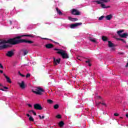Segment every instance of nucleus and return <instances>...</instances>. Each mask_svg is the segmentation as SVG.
I'll return each mask as SVG.
<instances>
[{
    "label": "nucleus",
    "instance_id": "nucleus-14",
    "mask_svg": "<svg viewBox=\"0 0 128 128\" xmlns=\"http://www.w3.org/2000/svg\"><path fill=\"white\" fill-rule=\"evenodd\" d=\"M10 46L8 44H3L2 46H0V50H4V48H10Z\"/></svg>",
    "mask_w": 128,
    "mask_h": 128
},
{
    "label": "nucleus",
    "instance_id": "nucleus-59",
    "mask_svg": "<svg viewBox=\"0 0 128 128\" xmlns=\"http://www.w3.org/2000/svg\"><path fill=\"white\" fill-rule=\"evenodd\" d=\"M78 60H80L78 58Z\"/></svg>",
    "mask_w": 128,
    "mask_h": 128
},
{
    "label": "nucleus",
    "instance_id": "nucleus-16",
    "mask_svg": "<svg viewBox=\"0 0 128 128\" xmlns=\"http://www.w3.org/2000/svg\"><path fill=\"white\" fill-rule=\"evenodd\" d=\"M100 4H101V7L102 8H110V6H106V4H104V3H100Z\"/></svg>",
    "mask_w": 128,
    "mask_h": 128
},
{
    "label": "nucleus",
    "instance_id": "nucleus-50",
    "mask_svg": "<svg viewBox=\"0 0 128 128\" xmlns=\"http://www.w3.org/2000/svg\"><path fill=\"white\" fill-rule=\"evenodd\" d=\"M126 116L128 118V114H126Z\"/></svg>",
    "mask_w": 128,
    "mask_h": 128
},
{
    "label": "nucleus",
    "instance_id": "nucleus-36",
    "mask_svg": "<svg viewBox=\"0 0 128 128\" xmlns=\"http://www.w3.org/2000/svg\"><path fill=\"white\" fill-rule=\"evenodd\" d=\"M114 116H120V114H118V113H115V114H114Z\"/></svg>",
    "mask_w": 128,
    "mask_h": 128
},
{
    "label": "nucleus",
    "instance_id": "nucleus-38",
    "mask_svg": "<svg viewBox=\"0 0 128 128\" xmlns=\"http://www.w3.org/2000/svg\"><path fill=\"white\" fill-rule=\"evenodd\" d=\"M101 104H102V106H106V103L101 102Z\"/></svg>",
    "mask_w": 128,
    "mask_h": 128
},
{
    "label": "nucleus",
    "instance_id": "nucleus-21",
    "mask_svg": "<svg viewBox=\"0 0 128 128\" xmlns=\"http://www.w3.org/2000/svg\"><path fill=\"white\" fill-rule=\"evenodd\" d=\"M108 40V38L106 36H102V40H103V42H106Z\"/></svg>",
    "mask_w": 128,
    "mask_h": 128
},
{
    "label": "nucleus",
    "instance_id": "nucleus-9",
    "mask_svg": "<svg viewBox=\"0 0 128 128\" xmlns=\"http://www.w3.org/2000/svg\"><path fill=\"white\" fill-rule=\"evenodd\" d=\"M34 110H42V105L40 104H34Z\"/></svg>",
    "mask_w": 128,
    "mask_h": 128
},
{
    "label": "nucleus",
    "instance_id": "nucleus-19",
    "mask_svg": "<svg viewBox=\"0 0 128 128\" xmlns=\"http://www.w3.org/2000/svg\"><path fill=\"white\" fill-rule=\"evenodd\" d=\"M108 46L109 48H112V46H114V44H112V42L108 41Z\"/></svg>",
    "mask_w": 128,
    "mask_h": 128
},
{
    "label": "nucleus",
    "instance_id": "nucleus-39",
    "mask_svg": "<svg viewBox=\"0 0 128 128\" xmlns=\"http://www.w3.org/2000/svg\"><path fill=\"white\" fill-rule=\"evenodd\" d=\"M0 68H4V66L0 63Z\"/></svg>",
    "mask_w": 128,
    "mask_h": 128
},
{
    "label": "nucleus",
    "instance_id": "nucleus-13",
    "mask_svg": "<svg viewBox=\"0 0 128 128\" xmlns=\"http://www.w3.org/2000/svg\"><path fill=\"white\" fill-rule=\"evenodd\" d=\"M60 62V58L56 59V58H54V66H56Z\"/></svg>",
    "mask_w": 128,
    "mask_h": 128
},
{
    "label": "nucleus",
    "instance_id": "nucleus-54",
    "mask_svg": "<svg viewBox=\"0 0 128 128\" xmlns=\"http://www.w3.org/2000/svg\"><path fill=\"white\" fill-rule=\"evenodd\" d=\"M126 48H128V45H126Z\"/></svg>",
    "mask_w": 128,
    "mask_h": 128
},
{
    "label": "nucleus",
    "instance_id": "nucleus-53",
    "mask_svg": "<svg viewBox=\"0 0 128 128\" xmlns=\"http://www.w3.org/2000/svg\"><path fill=\"white\" fill-rule=\"evenodd\" d=\"M0 86H2V84H0Z\"/></svg>",
    "mask_w": 128,
    "mask_h": 128
},
{
    "label": "nucleus",
    "instance_id": "nucleus-25",
    "mask_svg": "<svg viewBox=\"0 0 128 128\" xmlns=\"http://www.w3.org/2000/svg\"><path fill=\"white\" fill-rule=\"evenodd\" d=\"M89 40L90 42H96V40L94 38H90Z\"/></svg>",
    "mask_w": 128,
    "mask_h": 128
},
{
    "label": "nucleus",
    "instance_id": "nucleus-42",
    "mask_svg": "<svg viewBox=\"0 0 128 128\" xmlns=\"http://www.w3.org/2000/svg\"><path fill=\"white\" fill-rule=\"evenodd\" d=\"M100 104H102V102H99L98 103H96V106H100Z\"/></svg>",
    "mask_w": 128,
    "mask_h": 128
},
{
    "label": "nucleus",
    "instance_id": "nucleus-41",
    "mask_svg": "<svg viewBox=\"0 0 128 128\" xmlns=\"http://www.w3.org/2000/svg\"><path fill=\"white\" fill-rule=\"evenodd\" d=\"M3 88H4V90H8V88L6 86H4Z\"/></svg>",
    "mask_w": 128,
    "mask_h": 128
},
{
    "label": "nucleus",
    "instance_id": "nucleus-37",
    "mask_svg": "<svg viewBox=\"0 0 128 128\" xmlns=\"http://www.w3.org/2000/svg\"><path fill=\"white\" fill-rule=\"evenodd\" d=\"M85 62H86V64H90V60H86L85 61Z\"/></svg>",
    "mask_w": 128,
    "mask_h": 128
},
{
    "label": "nucleus",
    "instance_id": "nucleus-32",
    "mask_svg": "<svg viewBox=\"0 0 128 128\" xmlns=\"http://www.w3.org/2000/svg\"><path fill=\"white\" fill-rule=\"evenodd\" d=\"M38 116H39L40 120H44V116H42L39 115Z\"/></svg>",
    "mask_w": 128,
    "mask_h": 128
},
{
    "label": "nucleus",
    "instance_id": "nucleus-40",
    "mask_svg": "<svg viewBox=\"0 0 128 128\" xmlns=\"http://www.w3.org/2000/svg\"><path fill=\"white\" fill-rule=\"evenodd\" d=\"M97 98H98V100H102V96H98Z\"/></svg>",
    "mask_w": 128,
    "mask_h": 128
},
{
    "label": "nucleus",
    "instance_id": "nucleus-29",
    "mask_svg": "<svg viewBox=\"0 0 128 128\" xmlns=\"http://www.w3.org/2000/svg\"><path fill=\"white\" fill-rule=\"evenodd\" d=\"M18 74L20 76H22V78H24V76H26V75L22 74L20 71L18 72Z\"/></svg>",
    "mask_w": 128,
    "mask_h": 128
},
{
    "label": "nucleus",
    "instance_id": "nucleus-3",
    "mask_svg": "<svg viewBox=\"0 0 128 128\" xmlns=\"http://www.w3.org/2000/svg\"><path fill=\"white\" fill-rule=\"evenodd\" d=\"M32 92L34 94H39V96H42V92H44V90L40 86L36 87L34 90H32Z\"/></svg>",
    "mask_w": 128,
    "mask_h": 128
},
{
    "label": "nucleus",
    "instance_id": "nucleus-47",
    "mask_svg": "<svg viewBox=\"0 0 128 128\" xmlns=\"http://www.w3.org/2000/svg\"><path fill=\"white\" fill-rule=\"evenodd\" d=\"M0 74H2L4 72V71L2 70H0Z\"/></svg>",
    "mask_w": 128,
    "mask_h": 128
},
{
    "label": "nucleus",
    "instance_id": "nucleus-20",
    "mask_svg": "<svg viewBox=\"0 0 128 128\" xmlns=\"http://www.w3.org/2000/svg\"><path fill=\"white\" fill-rule=\"evenodd\" d=\"M56 11L59 16L62 14V11H60L58 8H56Z\"/></svg>",
    "mask_w": 128,
    "mask_h": 128
},
{
    "label": "nucleus",
    "instance_id": "nucleus-4",
    "mask_svg": "<svg viewBox=\"0 0 128 128\" xmlns=\"http://www.w3.org/2000/svg\"><path fill=\"white\" fill-rule=\"evenodd\" d=\"M122 32H124V30H119V31L117 32L120 38H126V37L128 36V33H124L123 34H122Z\"/></svg>",
    "mask_w": 128,
    "mask_h": 128
},
{
    "label": "nucleus",
    "instance_id": "nucleus-2",
    "mask_svg": "<svg viewBox=\"0 0 128 128\" xmlns=\"http://www.w3.org/2000/svg\"><path fill=\"white\" fill-rule=\"evenodd\" d=\"M54 50H58L56 54H60L62 58H70L68 54V53L66 52V51L64 50L58 48H54Z\"/></svg>",
    "mask_w": 128,
    "mask_h": 128
},
{
    "label": "nucleus",
    "instance_id": "nucleus-17",
    "mask_svg": "<svg viewBox=\"0 0 128 128\" xmlns=\"http://www.w3.org/2000/svg\"><path fill=\"white\" fill-rule=\"evenodd\" d=\"M106 18L107 20H110L112 18V15L109 14L106 16Z\"/></svg>",
    "mask_w": 128,
    "mask_h": 128
},
{
    "label": "nucleus",
    "instance_id": "nucleus-30",
    "mask_svg": "<svg viewBox=\"0 0 128 128\" xmlns=\"http://www.w3.org/2000/svg\"><path fill=\"white\" fill-rule=\"evenodd\" d=\"M29 112H32L34 116H36V113L34 110H29Z\"/></svg>",
    "mask_w": 128,
    "mask_h": 128
},
{
    "label": "nucleus",
    "instance_id": "nucleus-44",
    "mask_svg": "<svg viewBox=\"0 0 128 128\" xmlns=\"http://www.w3.org/2000/svg\"><path fill=\"white\" fill-rule=\"evenodd\" d=\"M7 82H8L9 84H12V80H8Z\"/></svg>",
    "mask_w": 128,
    "mask_h": 128
},
{
    "label": "nucleus",
    "instance_id": "nucleus-28",
    "mask_svg": "<svg viewBox=\"0 0 128 128\" xmlns=\"http://www.w3.org/2000/svg\"><path fill=\"white\" fill-rule=\"evenodd\" d=\"M29 120L30 122H34V118H32V116H30L29 118Z\"/></svg>",
    "mask_w": 128,
    "mask_h": 128
},
{
    "label": "nucleus",
    "instance_id": "nucleus-7",
    "mask_svg": "<svg viewBox=\"0 0 128 128\" xmlns=\"http://www.w3.org/2000/svg\"><path fill=\"white\" fill-rule=\"evenodd\" d=\"M72 14L74 16H80V12L78 10L76 9H72Z\"/></svg>",
    "mask_w": 128,
    "mask_h": 128
},
{
    "label": "nucleus",
    "instance_id": "nucleus-18",
    "mask_svg": "<svg viewBox=\"0 0 128 128\" xmlns=\"http://www.w3.org/2000/svg\"><path fill=\"white\" fill-rule=\"evenodd\" d=\"M68 18L69 20H70L71 22H76L78 20L76 18H72L70 16L68 17Z\"/></svg>",
    "mask_w": 128,
    "mask_h": 128
},
{
    "label": "nucleus",
    "instance_id": "nucleus-26",
    "mask_svg": "<svg viewBox=\"0 0 128 128\" xmlns=\"http://www.w3.org/2000/svg\"><path fill=\"white\" fill-rule=\"evenodd\" d=\"M4 76L5 78H6V80H10V79L9 78V77L6 74H4Z\"/></svg>",
    "mask_w": 128,
    "mask_h": 128
},
{
    "label": "nucleus",
    "instance_id": "nucleus-35",
    "mask_svg": "<svg viewBox=\"0 0 128 128\" xmlns=\"http://www.w3.org/2000/svg\"><path fill=\"white\" fill-rule=\"evenodd\" d=\"M30 73H28L26 74V78H30Z\"/></svg>",
    "mask_w": 128,
    "mask_h": 128
},
{
    "label": "nucleus",
    "instance_id": "nucleus-22",
    "mask_svg": "<svg viewBox=\"0 0 128 128\" xmlns=\"http://www.w3.org/2000/svg\"><path fill=\"white\" fill-rule=\"evenodd\" d=\"M64 126V122L61 121L59 122V126L60 128H62Z\"/></svg>",
    "mask_w": 128,
    "mask_h": 128
},
{
    "label": "nucleus",
    "instance_id": "nucleus-24",
    "mask_svg": "<svg viewBox=\"0 0 128 128\" xmlns=\"http://www.w3.org/2000/svg\"><path fill=\"white\" fill-rule=\"evenodd\" d=\"M47 102H48V104H54V101H52V100H47Z\"/></svg>",
    "mask_w": 128,
    "mask_h": 128
},
{
    "label": "nucleus",
    "instance_id": "nucleus-23",
    "mask_svg": "<svg viewBox=\"0 0 128 128\" xmlns=\"http://www.w3.org/2000/svg\"><path fill=\"white\" fill-rule=\"evenodd\" d=\"M6 44V40H0V44Z\"/></svg>",
    "mask_w": 128,
    "mask_h": 128
},
{
    "label": "nucleus",
    "instance_id": "nucleus-1",
    "mask_svg": "<svg viewBox=\"0 0 128 128\" xmlns=\"http://www.w3.org/2000/svg\"><path fill=\"white\" fill-rule=\"evenodd\" d=\"M6 44H12V46L18 44H20L22 42H25L26 44H34V42L32 40L24 39L16 40L15 38L8 40H6Z\"/></svg>",
    "mask_w": 128,
    "mask_h": 128
},
{
    "label": "nucleus",
    "instance_id": "nucleus-6",
    "mask_svg": "<svg viewBox=\"0 0 128 128\" xmlns=\"http://www.w3.org/2000/svg\"><path fill=\"white\" fill-rule=\"evenodd\" d=\"M24 36H30V38H34V36L32 34H25V35H22L20 36H17L16 37H14L15 40H22V38H24ZM25 40V39H23Z\"/></svg>",
    "mask_w": 128,
    "mask_h": 128
},
{
    "label": "nucleus",
    "instance_id": "nucleus-60",
    "mask_svg": "<svg viewBox=\"0 0 128 128\" xmlns=\"http://www.w3.org/2000/svg\"><path fill=\"white\" fill-rule=\"evenodd\" d=\"M78 60H80L78 58Z\"/></svg>",
    "mask_w": 128,
    "mask_h": 128
},
{
    "label": "nucleus",
    "instance_id": "nucleus-43",
    "mask_svg": "<svg viewBox=\"0 0 128 128\" xmlns=\"http://www.w3.org/2000/svg\"><path fill=\"white\" fill-rule=\"evenodd\" d=\"M53 42H54V44H60L58 42H56L54 41H53Z\"/></svg>",
    "mask_w": 128,
    "mask_h": 128
},
{
    "label": "nucleus",
    "instance_id": "nucleus-56",
    "mask_svg": "<svg viewBox=\"0 0 128 128\" xmlns=\"http://www.w3.org/2000/svg\"><path fill=\"white\" fill-rule=\"evenodd\" d=\"M51 40L52 42V40Z\"/></svg>",
    "mask_w": 128,
    "mask_h": 128
},
{
    "label": "nucleus",
    "instance_id": "nucleus-10",
    "mask_svg": "<svg viewBox=\"0 0 128 128\" xmlns=\"http://www.w3.org/2000/svg\"><path fill=\"white\" fill-rule=\"evenodd\" d=\"M14 51L12 50L8 51L7 53L6 54V56H8V58H12V56H14Z\"/></svg>",
    "mask_w": 128,
    "mask_h": 128
},
{
    "label": "nucleus",
    "instance_id": "nucleus-31",
    "mask_svg": "<svg viewBox=\"0 0 128 128\" xmlns=\"http://www.w3.org/2000/svg\"><path fill=\"white\" fill-rule=\"evenodd\" d=\"M104 18V16H102L98 18V20H102Z\"/></svg>",
    "mask_w": 128,
    "mask_h": 128
},
{
    "label": "nucleus",
    "instance_id": "nucleus-27",
    "mask_svg": "<svg viewBox=\"0 0 128 128\" xmlns=\"http://www.w3.org/2000/svg\"><path fill=\"white\" fill-rule=\"evenodd\" d=\"M54 110H58V108H60V106H58V104H56L54 106Z\"/></svg>",
    "mask_w": 128,
    "mask_h": 128
},
{
    "label": "nucleus",
    "instance_id": "nucleus-33",
    "mask_svg": "<svg viewBox=\"0 0 128 128\" xmlns=\"http://www.w3.org/2000/svg\"><path fill=\"white\" fill-rule=\"evenodd\" d=\"M56 118H62V116L60 114H58L56 116Z\"/></svg>",
    "mask_w": 128,
    "mask_h": 128
},
{
    "label": "nucleus",
    "instance_id": "nucleus-15",
    "mask_svg": "<svg viewBox=\"0 0 128 128\" xmlns=\"http://www.w3.org/2000/svg\"><path fill=\"white\" fill-rule=\"evenodd\" d=\"M46 48H54V44H48L45 46Z\"/></svg>",
    "mask_w": 128,
    "mask_h": 128
},
{
    "label": "nucleus",
    "instance_id": "nucleus-11",
    "mask_svg": "<svg viewBox=\"0 0 128 128\" xmlns=\"http://www.w3.org/2000/svg\"><path fill=\"white\" fill-rule=\"evenodd\" d=\"M82 22H76L74 24H72L70 25V28H76V26H82Z\"/></svg>",
    "mask_w": 128,
    "mask_h": 128
},
{
    "label": "nucleus",
    "instance_id": "nucleus-55",
    "mask_svg": "<svg viewBox=\"0 0 128 128\" xmlns=\"http://www.w3.org/2000/svg\"><path fill=\"white\" fill-rule=\"evenodd\" d=\"M120 118H122V117H120Z\"/></svg>",
    "mask_w": 128,
    "mask_h": 128
},
{
    "label": "nucleus",
    "instance_id": "nucleus-5",
    "mask_svg": "<svg viewBox=\"0 0 128 128\" xmlns=\"http://www.w3.org/2000/svg\"><path fill=\"white\" fill-rule=\"evenodd\" d=\"M28 54V50L26 49H22L19 52V55L22 56H26Z\"/></svg>",
    "mask_w": 128,
    "mask_h": 128
},
{
    "label": "nucleus",
    "instance_id": "nucleus-34",
    "mask_svg": "<svg viewBox=\"0 0 128 128\" xmlns=\"http://www.w3.org/2000/svg\"><path fill=\"white\" fill-rule=\"evenodd\" d=\"M119 40H121L122 42H126V40H124L122 39V38H118Z\"/></svg>",
    "mask_w": 128,
    "mask_h": 128
},
{
    "label": "nucleus",
    "instance_id": "nucleus-51",
    "mask_svg": "<svg viewBox=\"0 0 128 128\" xmlns=\"http://www.w3.org/2000/svg\"><path fill=\"white\" fill-rule=\"evenodd\" d=\"M44 40H49L48 38H43Z\"/></svg>",
    "mask_w": 128,
    "mask_h": 128
},
{
    "label": "nucleus",
    "instance_id": "nucleus-46",
    "mask_svg": "<svg viewBox=\"0 0 128 128\" xmlns=\"http://www.w3.org/2000/svg\"><path fill=\"white\" fill-rule=\"evenodd\" d=\"M88 66H92V64H90V63H88Z\"/></svg>",
    "mask_w": 128,
    "mask_h": 128
},
{
    "label": "nucleus",
    "instance_id": "nucleus-52",
    "mask_svg": "<svg viewBox=\"0 0 128 128\" xmlns=\"http://www.w3.org/2000/svg\"><path fill=\"white\" fill-rule=\"evenodd\" d=\"M12 24V21H10V24Z\"/></svg>",
    "mask_w": 128,
    "mask_h": 128
},
{
    "label": "nucleus",
    "instance_id": "nucleus-49",
    "mask_svg": "<svg viewBox=\"0 0 128 128\" xmlns=\"http://www.w3.org/2000/svg\"><path fill=\"white\" fill-rule=\"evenodd\" d=\"M26 115L27 116H28V117H30V114H26Z\"/></svg>",
    "mask_w": 128,
    "mask_h": 128
},
{
    "label": "nucleus",
    "instance_id": "nucleus-8",
    "mask_svg": "<svg viewBox=\"0 0 128 128\" xmlns=\"http://www.w3.org/2000/svg\"><path fill=\"white\" fill-rule=\"evenodd\" d=\"M18 84L22 90H24L26 88V84L24 81H22L21 82H18Z\"/></svg>",
    "mask_w": 128,
    "mask_h": 128
},
{
    "label": "nucleus",
    "instance_id": "nucleus-48",
    "mask_svg": "<svg viewBox=\"0 0 128 128\" xmlns=\"http://www.w3.org/2000/svg\"><path fill=\"white\" fill-rule=\"evenodd\" d=\"M28 106L30 107V108H32V105L30 104H28Z\"/></svg>",
    "mask_w": 128,
    "mask_h": 128
},
{
    "label": "nucleus",
    "instance_id": "nucleus-57",
    "mask_svg": "<svg viewBox=\"0 0 128 128\" xmlns=\"http://www.w3.org/2000/svg\"><path fill=\"white\" fill-rule=\"evenodd\" d=\"M124 53H122L121 54H122Z\"/></svg>",
    "mask_w": 128,
    "mask_h": 128
},
{
    "label": "nucleus",
    "instance_id": "nucleus-45",
    "mask_svg": "<svg viewBox=\"0 0 128 128\" xmlns=\"http://www.w3.org/2000/svg\"><path fill=\"white\" fill-rule=\"evenodd\" d=\"M0 90H2V92H4V88H0Z\"/></svg>",
    "mask_w": 128,
    "mask_h": 128
},
{
    "label": "nucleus",
    "instance_id": "nucleus-58",
    "mask_svg": "<svg viewBox=\"0 0 128 128\" xmlns=\"http://www.w3.org/2000/svg\"><path fill=\"white\" fill-rule=\"evenodd\" d=\"M78 60H80L78 58Z\"/></svg>",
    "mask_w": 128,
    "mask_h": 128
},
{
    "label": "nucleus",
    "instance_id": "nucleus-12",
    "mask_svg": "<svg viewBox=\"0 0 128 128\" xmlns=\"http://www.w3.org/2000/svg\"><path fill=\"white\" fill-rule=\"evenodd\" d=\"M110 0H100L95 1L98 4H104V2H108Z\"/></svg>",
    "mask_w": 128,
    "mask_h": 128
}]
</instances>
